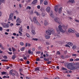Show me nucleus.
Segmentation results:
<instances>
[{"label":"nucleus","instance_id":"f257e3e1","mask_svg":"<svg viewBox=\"0 0 79 79\" xmlns=\"http://www.w3.org/2000/svg\"><path fill=\"white\" fill-rule=\"evenodd\" d=\"M58 28L59 30H58V28L56 29V31L58 34H54V35L56 37L54 38V39H55V38H56V37H58V38L61 37V36L59 35V34H60V32H63V33L65 32V31L62 29V26H61V25L59 26Z\"/></svg>","mask_w":79,"mask_h":79},{"label":"nucleus","instance_id":"f03ea898","mask_svg":"<svg viewBox=\"0 0 79 79\" xmlns=\"http://www.w3.org/2000/svg\"><path fill=\"white\" fill-rule=\"evenodd\" d=\"M46 32L47 35H50L52 34V32L53 34H55V31L53 29L49 28L48 30L46 31Z\"/></svg>","mask_w":79,"mask_h":79},{"label":"nucleus","instance_id":"7ed1b4c3","mask_svg":"<svg viewBox=\"0 0 79 79\" xmlns=\"http://www.w3.org/2000/svg\"><path fill=\"white\" fill-rule=\"evenodd\" d=\"M1 24L2 26L4 28H8L10 27V25L8 23H2Z\"/></svg>","mask_w":79,"mask_h":79},{"label":"nucleus","instance_id":"20e7f679","mask_svg":"<svg viewBox=\"0 0 79 79\" xmlns=\"http://www.w3.org/2000/svg\"><path fill=\"white\" fill-rule=\"evenodd\" d=\"M69 65L70 66V67L69 68V69H70V70H75L76 69V68L74 66H73V63H70Z\"/></svg>","mask_w":79,"mask_h":79},{"label":"nucleus","instance_id":"39448f33","mask_svg":"<svg viewBox=\"0 0 79 79\" xmlns=\"http://www.w3.org/2000/svg\"><path fill=\"white\" fill-rule=\"evenodd\" d=\"M36 17H34L33 19V21H34V23H35V24H37V25H39V24H40L39 23V22H38V21L36 19Z\"/></svg>","mask_w":79,"mask_h":79},{"label":"nucleus","instance_id":"423d86ee","mask_svg":"<svg viewBox=\"0 0 79 79\" xmlns=\"http://www.w3.org/2000/svg\"><path fill=\"white\" fill-rule=\"evenodd\" d=\"M13 14H10L9 15V21H10L13 19Z\"/></svg>","mask_w":79,"mask_h":79},{"label":"nucleus","instance_id":"0eeeda50","mask_svg":"<svg viewBox=\"0 0 79 79\" xmlns=\"http://www.w3.org/2000/svg\"><path fill=\"white\" fill-rule=\"evenodd\" d=\"M16 22L17 23H22V20L19 18H18L16 20Z\"/></svg>","mask_w":79,"mask_h":79},{"label":"nucleus","instance_id":"6e6552de","mask_svg":"<svg viewBox=\"0 0 79 79\" xmlns=\"http://www.w3.org/2000/svg\"><path fill=\"white\" fill-rule=\"evenodd\" d=\"M59 7L58 6V5H57L56 6L54 7V10L56 11V12H57L58 11V8Z\"/></svg>","mask_w":79,"mask_h":79},{"label":"nucleus","instance_id":"1a4fd4ad","mask_svg":"<svg viewBox=\"0 0 79 79\" xmlns=\"http://www.w3.org/2000/svg\"><path fill=\"white\" fill-rule=\"evenodd\" d=\"M54 20L55 21H56V22H57V23H59L60 21L59 18H56Z\"/></svg>","mask_w":79,"mask_h":79},{"label":"nucleus","instance_id":"9d476101","mask_svg":"<svg viewBox=\"0 0 79 79\" xmlns=\"http://www.w3.org/2000/svg\"><path fill=\"white\" fill-rule=\"evenodd\" d=\"M62 9H63V8L61 7L59 9L58 12L59 14H61V11H62Z\"/></svg>","mask_w":79,"mask_h":79},{"label":"nucleus","instance_id":"9b49d317","mask_svg":"<svg viewBox=\"0 0 79 79\" xmlns=\"http://www.w3.org/2000/svg\"><path fill=\"white\" fill-rule=\"evenodd\" d=\"M68 32H72L73 33V32H74V30H73L71 29H69L68 30Z\"/></svg>","mask_w":79,"mask_h":79},{"label":"nucleus","instance_id":"f8f14e48","mask_svg":"<svg viewBox=\"0 0 79 79\" xmlns=\"http://www.w3.org/2000/svg\"><path fill=\"white\" fill-rule=\"evenodd\" d=\"M50 11V8L49 7H48L46 8V11L48 13H49Z\"/></svg>","mask_w":79,"mask_h":79},{"label":"nucleus","instance_id":"ddd939ff","mask_svg":"<svg viewBox=\"0 0 79 79\" xmlns=\"http://www.w3.org/2000/svg\"><path fill=\"white\" fill-rule=\"evenodd\" d=\"M67 44H68V45H70V46H72L73 45V43L71 42H69L68 43H67Z\"/></svg>","mask_w":79,"mask_h":79},{"label":"nucleus","instance_id":"4468645a","mask_svg":"<svg viewBox=\"0 0 79 79\" xmlns=\"http://www.w3.org/2000/svg\"><path fill=\"white\" fill-rule=\"evenodd\" d=\"M1 73L2 74V75H3L4 74H6V75L7 76H8V74H7V73L6 72H2Z\"/></svg>","mask_w":79,"mask_h":79},{"label":"nucleus","instance_id":"2eb2a0df","mask_svg":"<svg viewBox=\"0 0 79 79\" xmlns=\"http://www.w3.org/2000/svg\"><path fill=\"white\" fill-rule=\"evenodd\" d=\"M28 53L29 54H33V52H32V51L31 52V51L30 49L28 50Z\"/></svg>","mask_w":79,"mask_h":79},{"label":"nucleus","instance_id":"dca6fc26","mask_svg":"<svg viewBox=\"0 0 79 79\" xmlns=\"http://www.w3.org/2000/svg\"><path fill=\"white\" fill-rule=\"evenodd\" d=\"M31 33L32 35H35V31L34 30H32L31 31Z\"/></svg>","mask_w":79,"mask_h":79},{"label":"nucleus","instance_id":"f3484780","mask_svg":"<svg viewBox=\"0 0 79 79\" xmlns=\"http://www.w3.org/2000/svg\"><path fill=\"white\" fill-rule=\"evenodd\" d=\"M44 25H45V26H47V25H48V22H47V21L45 20L44 22Z\"/></svg>","mask_w":79,"mask_h":79},{"label":"nucleus","instance_id":"a211bd4d","mask_svg":"<svg viewBox=\"0 0 79 79\" xmlns=\"http://www.w3.org/2000/svg\"><path fill=\"white\" fill-rule=\"evenodd\" d=\"M45 38L46 39H49V38H50V36H48V35H46L45 36Z\"/></svg>","mask_w":79,"mask_h":79},{"label":"nucleus","instance_id":"6ab92c4d","mask_svg":"<svg viewBox=\"0 0 79 79\" xmlns=\"http://www.w3.org/2000/svg\"><path fill=\"white\" fill-rule=\"evenodd\" d=\"M37 2V0H34V1L32 2V4H35Z\"/></svg>","mask_w":79,"mask_h":79},{"label":"nucleus","instance_id":"aec40b11","mask_svg":"<svg viewBox=\"0 0 79 79\" xmlns=\"http://www.w3.org/2000/svg\"><path fill=\"white\" fill-rule=\"evenodd\" d=\"M69 1L70 2L72 3H75V1L74 0H69Z\"/></svg>","mask_w":79,"mask_h":79},{"label":"nucleus","instance_id":"412c9836","mask_svg":"<svg viewBox=\"0 0 79 79\" xmlns=\"http://www.w3.org/2000/svg\"><path fill=\"white\" fill-rule=\"evenodd\" d=\"M25 50V47H23L20 49L21 51H24Z\"/></svg>","mask_w":79,"mask_h":79},{"label":"nucleus","instance_id":"4be33fe9","mask_svg":"<svg viewBox=\"0 0 79 79\" xmlns=\"http://www.w3.org/2000/svg\"><path fill=\"white\" fill-rule=\"evenodd\" d=\"M76 48V45H73L72 47V48L73 49V50H75Z\"/></svg>","mask_w":79,"mask_h":79},{"label":"nucleus","instance_id":"5701e85b","mask_svg":"<svg viewBox=\"0 0 79 79\" xmlns=\"http://www.w3.org/2000/svg\"><path fill=\"white\" fill-rule=\"evenodd\" d=\"M34 13H35L36 14V15H37V16H39V15H40V14H39L37 11H35L34 12Z\"/></svg>","mask_w":79,"mask_h":79},{"label":"nucleus","instance_id":"b1692460","mask_svg":"<svg viewBox=\"0 0 79 79\" xmlns=\"http://www.w3.org/2000/svg\"><path fill=\"white\" fill-rule=\"evenodd\" d=\"M12 52H16V49L15 48H13V47H12Z\"/></svg>","mask_w":79,"mask_h":79},{"label":"nucleus","instance_id":"393cba45","mask_svg":"<svg viewBox=\"0 0 79 79\" xmlns=\"http://www.w3.org/2000/svg\"><path fill=\"white\" fill-rule=\"evenodd\" d=\"M44 4L45 5H48V2H47V1H45L44 2Z\"/></svg>","mask_w":79,"mask_h":79},{"label":"nucleus","instance_id":"a878e982","mask_svg":"<svg viewBox=\"0 0 79 79\" xmlns=\"http://www.w3.org/2000/svg\"><path fill=\"white\" fill-rule=\"evenodd\" d=\"M13 73V70H11L10 71L9 74H12Z\"/></svg>","mask_w":79,"mask_h":79},{"label":"nucleus","instance_id":"bb28decb","mask_svg":"<svg viewBox=\"0 0 79 79\" xmlns=\"http://www.w3.org/2000/svg\"><path fill=\"white\" fill-rule=\"evenodd\" d=\"M31 7L29 6H27V8H26L27 10L28 9H29V10H31Z\"/></svg>","mask_w":79,"mask_h":79},{"label":"nucleus","instance_id":"cd10ccee","mask_svg":"<svg viewBox=\"0 0 79 79\" xmlns=\"http://www.w3.org/2000/svg\"><path fill=\"white\" fill-rule=\"evenodd\" d=\"M20 45L23 46L24 45V43H23V42H20Z\"/></svg>","mask_w":79,"mask_h":79},{"label":"nucleus","instance_id":"c85d7f7f","mask_svg":"<svg viewBox=\"0 0 79 79\" xmlns=\"http://www.w3.org/2000/svg\"><path fill=\"white\" fill-rule=\"evenodd\" d=\"M19 30L21 31V32H23V27H21L19 28Z\"/></svg>","mask_w":79,"mask_h":79},{"label":"nucleus","instance_id":"c756f323","mask_svg":"<svg viewBox=\"0 0 79 79\" xmlns=\"http://www.w3.org/2000/svg\"><path fill=\"white\" fill-rule=\"evenodd\" d=\"M3 58H4V59H7L8 58V57H7V56H4L3 57Z\"/></svg>","mask_w":79,"mask_h":79},{"label":"nucleus","instance_id":"7c9ffc66","mask_svg":"<svg viewBox=\"0 0 79 79\" xmlns=\"http://www.w3.org/2000/svg\"><path fill=\"white\" fill-rule=\"evenodd\" d=\"M35 71H39V68L37 67L35 69Z\"/></svg>","mask_w":79,"mask_h":79},{"label":"nucleus","instance_id":"2f4dec72","mask_svg":"<svg viewBox=\"0 0 79 79\" xmlns=\"http://www.w3.org/2000/svg\"><path fill=\"white\" fill-rule=\"evenodd\" d=\"M57 55H60V51H57L56 53Z\"/></svg>","mask_w":79,"mask_h":79},{"label":"nucleus","instance_id":"473e14b6","mask_svg":"<svg viewBox=\"0 0 79 79\" xmlns=\"http://www.w3.org/2000/svg\"><path fill=\"white\" fill-rule=\"evenodd\" d=\"M62 70H65V71H66L67 70V69H66L64 68V67H62Z\"/></svg>","mask_w":79,"mask_h":79},{"label":"nucleus","instance_id":"72a5a7b5","mask_svg":"<svg viewBox=\"0 0 79 79\" xmlns=\"http://www.w3.org/2000/svg\"><path fill=\"white\" fill-rule=\"evenodd\" d=\"M2 61H4L5 62H6L7 61V60H1Z\"/></svg>","mask_w":79,"mask_h":79},{"label":"nucleus","instance_id":"f704fd0d","mask_svg":"<svg viewBox=\"0 0 79 79\" xmlns=\"http://www.w3.org/2000/svg\"><path fill=\"white\" fill-rule=\"evenodd\" d=\"M33 40H36V41H37L38 40H39L38 39H37V38H33Z\"/></svg>","mask_w":79,"mask_h":79},{"label":"nucleus","instance_id":"c9c22d12","mask_svg":"<svg viewBox=\"0 0 79 79\" xmlns=\"http://www.w3.org/2000/svg\"><path fill=\"white\" fill-rule=\"evenodd\" d=\"M76 35L77 37H79V33H76Z\"/></svg>","mask_w":79,"mask_h":79},{"label":"nucleus","instance_id":"e433bc0d","mask_svg":"<svg viewBox=\"0 0 79 79\" xmlns=\"http://www.w3.org/2000/svg\"><path fill=\"white\" fill-rule=\"evenodd\" d=\"M75 65H79V63L78 62H75Z\"/></svg>","mask_w":79,"mask_h":79},{"label":"nucleus","instance_id":"4c0bfd02","mask_svg":"<svg viewBox=\"0 0 79 79\" xmlns=\"http://www.w3.org/2000/svg\"><path fill=\"white\" fill-rule=\"evenodd\" d=\"M65 46L67 47H69V48H70V46L67 44H66Z\"/></svg>","mask_w":79,"mask_h":79},{"label":"nucleus","instance_id":"58836bf2","mask_svg":"<svg viewBox=\"0 0 79 79\" xmlns=\"http://www.w3.org/2000/svg\"><path fill=\"white\" fill-rule=\"evenodd\" d=\"M15 56L13 55L12 57V59L13 60H15Z\"/></svg>","mask_w":79,"mask_h":79},{"label":"nucleus","instance_id":"ea45409f","mask_svg":"<svg viewBox=\"0 0 79 79\" xmlns=\"http://www.w3.org/2000/svg\"><path fill=\"white\" fill-rule=\"evenodd\" d=\"M53 16V15L52 14V12H51V15H50V16L51 17H52Z\"/></svg>","mask_w":79,"mask_h":79},{"label":"nucleus","instance_id":"a19ab883","mask_svg":"<svg viewBox=\"0 0 79 79\" xmlns=\"http://www.w3.org/2000/svg\"><path fill=\"white\" fill-rule=\"evenodd\" d=\"M26 35H27V37H30V36H29V34H28V33H27L26 34Z\"/></svg>","mask_w":79,"mask_h":79},{"label":"nucleus","instance_id":"79ce46f5","mask_svg":"<svg viewBox=\"0 0 79 79\" xmlns=\"http://www.w3.org/2000/svg\"><path fill=\"white\" fill-rule=\"evenodd\" d=\"M0 2L2 3H3V2H5V0H0Z\"/></svg>","mask_w":79,"mask_h":79},{"label":"nucleus","instance_id":"37998d69","mask_svg":"<svg viewBox=\"0 0 79 79\" xmlns=\"http://www.w3.org/2000/svg\"><path fill=\"white\" fill-rule=\"evenodd\" d=\"M74 61H79V58H77L75 60H74Z\"/></svg>","mask_w":79,"mask_h":79},{"label":"nucleus","instance_id":"c03bdc74","mask_svg":"<svg viewBox=\"0 0 79 79\" xmlns=\"http://www.w3.org/2000/svg\"><path fill=\"white\" fill-rule=\"evenodd\" d=\"M69 61H74V59H70V60Z\"/></svg>","mask_w":79,"mask_h":79},{"label":"nucleus","instance_id":"a18cd8bd","mask_svg":"<svg viewBox=\"0 0 79 79\" xmlns=\"http://www.w3.org/2000/svg\"><path fill=\"white\" fill-rule=\"evenodd\" d=\"M10 51V52H12V50H11V48H9L8 49Z\"/></svg>","mask_w":79,"mask_h":79},{"label":"nucleus","instance_id":"49530a36","mask_svg":"<svg viewBox=\"0 0 79 79\" xmlns=\"http://www.w3.org/2000/svg\"><path fill=\"white\" fill-rule=\"evenodd\" d=\"M23 59H24V60H27V57L26 56H25L23 58Z\"/></svg>","mask_w":79,"mask_h":79},{"label":"nucleus","instance_id":"de8ad7c7","mask_svg":"<svg viewBox=\"0 0 79 79\" xmlns=\"http://www.w3.org/2000/svg\"><path fill=\"white\" fill-rule=\"evenodd\" d=\"M30 63V62L28 60L27 61V64H29Z\"/></svg>","mask_w":79,"mask_h":79},{"label":"nucleus","instance_id":"09e8293b","mask_svg":"<svg viewBox=\"0 0 79 79\" xmlns=\"http://www.w3.org/2000/svg\"><path fill=\"white\" fill-rule=\"evenodd\" d=\"M42 16H43V17H44V16H45V14L44 13H42Z\"/></svg>","mask_w":79,"mask_h":79},{"label":"nucleus","instance_id":"8fccbe9b","mask_svg":"<svg viewBox=\"0 0 79 79\" xmlns=\"http://www.w3.org/2000/svg\"><path fill=\"white\" fill-rule=\"evenodd\" d=\"M8 53H9V54H10V55H12V52H8Z\"/></svg>","mask_w":79,"mask_h":79},{"label":"nucleus","instance_id":"3c124183","mask_svg":"<svg viewBox=\"0 0 79 79\" xmlns=\"http://www.w3.org/2000/svg\"><path fill=\"white\" fill-rule=\"evenodd\" d=\"M51 62L52 61H48L47 63V64H50Z\"/></svg>","mask_w":79,"mask_h":79},{"label":"nucleus","instance_id":"603ef678","mask_svg":"<svg viewBox=\"0 0 79 79\" xmlns=\"http://www.w3.org/2000/svg\"><path fill=\"white\" fill-rule=\"evenodd\" d=\"M2 30H3V28H2V27H0V31H2Z\"/></svg>","mask_w":79,"mask_h":79},{"label":"nucleus","instance_id":"864d4df0","mask_svg":"<svg viewBox=\"0 0 79 79\" xmlns=\"http://www.w3.org/2000/svg\"><path fill=\"white\" fill-rule=\"evenodd\" d=\"M37 8L38 9H40V6H37Z\"/></svg>","mask_w":79,"mask_h":79},{"label":"nucleus","instance_id":"5fc2aeb1","mask_svg":"<svg viewBox=\"0 0 79 79\" xmlns=\"http://www.w3.org/2000/svg\"><path fill=\"white\" fill-rule=\"evenodd\" d=\"M41 53V52L40 51H38V52H36V53H38V54H40V53Z\"/></svg>","mask_w":79,"mask_h":79},{"label":"nucleus","instance_id":"6e6d98bb","mask_svg":"<svg viewBox=\"0 0 79 79\" xmlns=\"http://www.w3.org/2000/svg\"><path fill=\"white\" fill-rule=\"evenodd\" d=\"M15 75L16 76H18V73L17 72L15 73Z\"/></svg>","mask_w":79,"mask_h":79},{"label":"nucleus","instance_id":"4d7b16f0","mask_svg":"<svg viewBox=\"0 0 79 79\" xmlns=\"http://www.w3.org/2000/svg\"><path fill=\"white\" fill-rule=\"evenodd\" d=\"M36 61H40V59H39V58H37L36 59Z\"/></svg>","mask_w":79,"mask_h":79},{"label":"nucleus","instance_id":"13d9d810","mask_svg":"<svg viewBox=\"0 0 79 79\" xmlns=\"http://www.w3.org/2000/svg\"><path fill=\"white\" fill-rule=\"evenodd\" d=\"M44 1V0H40V3H42V2H43V1Z\"/></svg>","mask_w":79,"mask_h":79},{"label":"nucleus","instance_id":"bf43d9fd","mask_svg":"<svg viewBox=\"0 0 79 79\" xmlns=\"http://www.w3.org/2000/svg\"><path fill=\"white\" fill-rule=\"evenodd\" d=\"M73 56H76V54H72Z\"/></svg>","mask_w":79,"mask_h":79},{"label":"nucleus","instance_id":"052dcab7","mask_svg":"<svg viewBox=\"0 0 79 79\" xmlns=\"http://www.w3.org/2000/svg\"><path fill=\"white\" fill-rule=\"evenodd\" d=\"M44 61H47V58L45 57L44 58Z\"/></svg>","mask_w":79,"mask_h":79},{"label":"nucleus","instance_id":"680f3d73","mask_svg":"<svg viewBox=\"0 0 79 79\" xmlns=\"http://www.w3.org/2000/svg\"><path fill=\"white\" fill-rule=\"evenodd\" d=\"M3 46H2V44L1 43H0V48H2Z\"/></svg>","mask_w":79,"mask_h":79},{"label":"nucleus","instance_id":"e2e57ef3","mask_svg":"<svg viewBox=\"0 0 79 79\" xmlns=\"http://www.w3.org/2000/svg\"><path fill=\"white\" fill-rule=\"evenodd\" d=\"M32 51H33V52L35 51V48H32Z\"/></svg>","mask_w":79,"mask_h":79},{"label":"nucleus","instance_id":"0e129e2a","mask_svg":"<svg viewBox=\"0 0 79 79\" xmlns=\"http://www.w3.org/2000/svg\"><path fill=\"white\" fill-rule=\"evenodd\" d=\"M10 26L11 27L12 26H13V24L12 23H11L10 24Z\"/></svg>","mask_w":79,"mask_h":79},{"label":"nucleus","instance_id":"69168bd1","mask_svg":"<svg viewBox=\"0 0 79 79\" xmlns=\"http://www.w3.org/2000/svg\"><path fill=\"white\" fill-rule=\"evenodd\" d=\"M19 33L21 35H22V33H21L20 31H19Z\"/></svg>","mask_w":79,"mask_h":79},{"label":"nucleus","instance_id":"338daca9","mask_svg":"<svg viewBox=\"0 0 79 79\" xmlns=\"http://www.w3.org/2000/svg\"><path fill=\"white\" fill-rule=\"evenodd\" d=\"M3 79H5V78H6V76H4L3 77Z\"/></svg>","mask_w":79,"mask_h":79},{"label":"nucleus","instance_id":"774afa93","mask_svg":"<svg viewBox=\"0 0 79 79\" xmlns=\"http://www.w3.org/2000/svg\"><path fill=\"white\" fill-rule=\"evenodd\" d=\"M75 21H76V22H77V23H79V20H76Z\"/></svg>","mask_w":79,"mask_h":79}]
</instances>
